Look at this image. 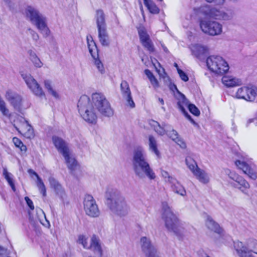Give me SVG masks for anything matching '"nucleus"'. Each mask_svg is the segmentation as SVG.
I'll return each instance as SVG.
<instances>
[{"mask_svg":"<svg viewBox=\"0 0 257 257\" xmlns=\"http://www.w3.org/2000/svg\"><path fill=\"white\" fill-rule=\"evenodd\" d=\"M132 165L136 176L139 179L146 177L150 180L155 179L156 175L151 167L145 150L142 147H138L133 151Z\"/></svg>","mask_w":257,"mask_h":257,"instance_id":"nucleus-1","label":"nucleus"},{"mask_svg":"<svg viewBox=\"0 0 257 257\" xmlns=\"http://www.w3.org/2000/svg\"><path fill=\"white\" fill-rule=\"evenodd\" d=\"M105 197L106 204L113 214L121 217L128 214L130 206L119 191L114 189H108Z\"/></svg>","mask_w":257,"mask_h":257,"instance_id":"nucleus-2","label":"nucleus"},{"mask_svg":"<svg viewBox=\"0 0 257 257\" xmlns=\"http://www.w3.org/2000/svg\"><path fill=\"white\" fill-rule=\"evenodd\" d=\"M24 14L26 19L37 28L43 37L50 36L51 31L47 26V18L36 8L28 6Z\"/></svg>","mask_w":257,"mask_h":257,"instance_id":"nucleus-3","label":"nucleus"},{"mask_svg":"<svg viewBox=\"0 0 257 257\" xmlns=\"http://www.w3.org/2000/svg\"><path fill=\"white\" fill-rule=\"evenodd\" d=\"M162 218L166 227L170 231H173L178 236H181L184 233V224L179 220L166 202L162 203Z\"/></svg>","mask_w":257,"mask_h":257,"instance_id":"nucleus-4","label":"nucleus"},{"mask_svg":"<svg viewBox=\"0 0 257 257\" xmlns=\"http://www.w3.org/2000/svg\"><path fill=\"white\" fill-rule=\"evenodd\" d=\"M194 11L198 16L202 15L205 17L220 21L230 20L234 16V13L232 10H226V11H223L207 5L194 8Z\"/></svg>","mask_w":257,"mask_h":257,"instance_id":"nucleus-5","label":"nucleus"},{"mask_svg":"<svg viewBox=\"0 0 257 257\" xmlns=\"http://www.w3.org/2000/svg\"><path fill=\"white\" fill-rule=\"evenodd\" d=\"M77 107L79 113L83 119L88 123H96L97 116L90 102L89 98L86 95H82L78 102Z\"/></svg>","mask_w":257,"mask_h":257,"instance_id":"nucleus-6","label":"nucleus"},{"mask_svg":"<svg viewBox=\"0 0 257 257\" xmlns=\"http://www.w3.org/2000/svg\"><path fill=\"white\" fill-rule=\"evenodd\" d=\"M92 100L96 109L102 115L105 117H111L113 115V110L103 94L101 93H93Z\"/></svg>","mask_w":257,"mask_h":257,"instance_id":"nucleus-7","label":"nucleus"},{"mask_svg":"<svg viewBox=\"0 0 257 257\" xmlns=\"http://www.w3.org/2000/svg\"><path fill=\"white\" fill-rule=\"evenodd\" d=\"M92 100L96 109L102 115L105 117H111L113 115V110L103 94L101 93H93Z\"/></svg>","mask_w":257,"mask_h":257,"instance_id":"nucleus-8","label":"nucleus"},{"mask_svg":"<svg viewBox=\"0 0 257 257\" xmlns=\"http://www.w3.org/2000/svg\"><path fill=\"white\" fill-rule=\"evenodd\" d=\"M207 66L209 69L218 74H223L229 70L226 61L221 56L212 55L206 59Z\"/></svg>","mask_w":257,"mask_h":257,"instance_id":"nucleus-9","label":"nucleus"},{"mask_svg":"<svg viewBox=\"0 0 257 257\" xmlns=\"http://www.w3.org/2000/svg\"><path fill=\"white\" fill-rule=\"evenodd\" d=\"M199 26L201 31L205 34L210 36L220 35L223 31V26L218 22L199 19Z\"/></svg>","mask_w":257,"mask_h":257,"instance_id":"nucleus-10","label":"nucleus"},{"mask_svg":"<svg viewBox=\"0 0 257 257\" xmlns=\"http://www.w3.org/2000/svg\"><path fill=\"white\" fill-rule=\"evenodd\" d=\"M21 76L28 87L35 95L39 97L45 96V93L42 87L31 74L23 73L21 74Z\"/></svg>","mask_w":257,"mask_h":257,"instance_id":"nucleus-11","label":"nucleus"},{"mask_svg":"<svg viewBox=\"0 0 257 257\" xmlns=\"http://www.w3.org/2000/svg\"><path fill=\"white\" fill-rule=\"evenodd\" d=\"M87 43L89 52L94 60V64L101 73H104L103 65L98 59V51L96 45L91 36H87Z\"/></svg>","mask_w":257,"mask_h":257,"instance_id":"nucleus-12","label":"nucleus"},{"mask_svg":"<svg viewBox=\"0 0 257 257\" xmlns=\"http://www.w3.org/2000/svg\"><path fill=\"white\" fill-rule=\"evenodd\" d=\"M84 209L86 214L91 217H97L100 211L94 198L90 195H85L83 201Z\"/></svg>","mask_w":257,"mask_h":257,"instance_id":"nucleus-13","label":"nucleus"},{"mask_svg":"<svg viewBox=\"0 0 257 257\" xmlns=\"http://www.w3.org/2000/svg\"><path fill=\"white\" fill-rule=\"evenodd\" d=\"M256 94L257 88L255 87H243L238 89L236 93V96L238 98L253 101L255 99Z\"/></svg>","mask_w":257,"mask_h":257,"instance_id":"nucleus-14","label":"nucleus"},{"mask_svg":"<svg viewBox=\"0 0 257 257\" xmlns=\"http://www.w3.org/2000/svg\"><path fill=\"white\" fill-rule=\"evenodd\" d=\"M5 97L10 104L17 110H20L22 105V96L16 92L9 89L6 91Z\"/></svg>","mask_w":257,"mask_h":257,"instance_id":"nucleus-15","label":"nucleus"},{"mask_svg":"<svg viewBox=\"0 0 257 257\" xmlns=\"http://www.w3.org/2000/svg\"><path fill=\"white\" fill-rule=\"evenodd\" d=\"M141 243L142 250L145 253L146 257H160L159 253L151 243L150 239L143 237L141 239Z\"/></svg>","mask_w":257,"mask_h":257,"instance_id":"nucleus-16","label":"nucleus"},{"mask_svg":"<svg viewBox=\"0 0 257 257\" xmlns=\"http://www.w3.org/2000/svg\"><path fill=\"white\" fill-rule=\"evenodd\" d=\"M48 180L50 187L53 189L56 195L63 201L66 197V194L62 185L53 177H50Z\"/></svg>","mask_w":257,"mask_h":257,"instance_id":"nucleus-17","label":"nucleus"},{"mask_svg":"<svg viewBox=\"0 0 257 257\" xmlns=\"http://www.w3.org/2000/svg\"><path fill=\"white\" fill-rule=\"evenodd\" d=\"M230 185L232 187L239 189L243 194L248 195V189L250 188V185L242 176H239L236 180L231 182Z\"/></svg>","mask_w":257,"mask_h":257,"instance_id":"nucleus-18","label":"nucleus"},{"mask_svg":"<svg viewBox=\"0 0 257 257\" xmlns=\"http://www.w3.org/2000/svg\"><path fill=\"white\" fill-rule=\"evenodd\" d=\"M138 33L141 42L143 46L150 52H153L154 48L149 35L144 28H140Z\"/></svg>","mask_w":257,"mask_h":257,"instance_id":"nucleus-19","label":"nucleus"},{"mask_svg":"<svg viewBox=\"0 0 257 257\" xmlns=\"http://www.w3.org/2000/svg\"><path fill=\"white\" fill-rule=\"evenodd\" d=\"M52 140L58 152L62 155L70 151L67 143L62 138L54 136H53Z\"/></svg>","mask_w":257,"mask_h":257,"instance_id":"nucleus-20","label":"nucleus"},{"mask_svg":"<svg viewBox=\"0 0 257 257\" xmlns=\"http://www.w3.org/2000/svg\"><path fill=\"white\" fill-rule=\"evenodd\" d=\"M120 89L123 97L126 99L127 104L131 107L135 106V104L133 100L131 92L128 83L126 81H122L120 84Z\"/></svg>","mask_w":257,"mask_h":257,"instance_id":"nucleus-21","label":"nucleus"},{"mask_svg":"<svg viewBox=\"0 0 257 257\" xmlns=\"http://www.w3.org/2000/svg\"><path fill=\"white\" fill-rule=\"evenodd\" d=\"M235 164L238 169L241 170L250 179L255 180L257 178V173L253 172L251 167L245 162L237 160Z\"/></svg>","mask_w":257,"mask_h":257,"instance_id":"nucleus-22","label":"nucleus"},{"mask_svg":"<svg viewBox=\"0 0 257 257\" xmlns=\"http://www.w3.org/2000/svg\"><path fill=\"white\" fill-rule=\"evenodd\" d=\"M20 121L23 122V124L21 128V131H19V128L16 126L15 124H14V127L18 130L19 132H21L24 134V136L27 138L31 139L33 138L34 135V131L32 126L28 124L27 120H26L23 117L20 116L18 118Z\"/></svg>","mask_w":257,"mask_h":257,"instance_id":"nucleus-23","label":"nucleus"},{"mask_svg":"<svg viewBox=\"0 0 257 257\" xmlns=\"http://www.w3.org/2000/svg\"><path fill=\"white\" fill-rule=\"evenodd\" d=\"M62 156L65 159V163L68 168L70 170L71 173H73L78 167L77 162L72 155H71L70 151Z\"/></svg>","mask_w":257,"mask_h":257,"instance_id":"nucleus-24","label":"nucleus"},{"mask_svg":"<svg viewBox=\"0 0 257 257\" xmlns=\"http://www.w3.org/2000/svg\"><path fill=\"white\" fill-rule=\"evenodd\" d=\"M243 250L257 254V240L249 238L243 242Z\"/></svg>","mask_w":257,"mask_h":257,"instance_id":"nucleus-25","label":"nucleus"},{"mask_svg":"<svg viewBox=\"0 0 257 257\" xmlns=\"http://www.w3.org/2000/svg\"><path fill=\"white\" fill-rule=\"evenodd\" d=\"M154 127V130L159 135L163 136L169 132V128L171 126L168 124L163 123L161 125L157 121L152 120L150 123Z\"/></svg>","mask_w":257,"mask_h":257,"instance_id":"nucleus-26","label":"nucleus"},{"mask_svg":"<svg viewBox=\"0 0 257 257\" xmlns=\"http://www.w3.org/2000/svg\"><path fill=\"white\" fill-rule=\"evenodd\" d=\"M223 84L228 87H235L241 84V81L232 76L225 75L222 78Z\"/></svg>","mask_w":257,"mask_h":257,"instance_id":"nucleus-27","label":"nucleus"},{"mask_svg":"<svg viewBox=\"0 0 257 257\" xmlns=\"http://www.w3.org/2000/svg\"><path fill=\"white\" fill-rule=\"evenodd\" d=\"M206 225L208 229L216 232L219 234H221L222 229L220 228L219 224L213 220L210 216H207L206 220Z\"/></svg>","mask_w":257,"mask_h":257,"instance_id":"nucleus-28","label":"nucleus"},{"mask_svg":"<svg viewBox=\"0 0 257 257\" xmlns=\"http://www.w3.org/2000/svg\"><path fill=\"white\" fill-rule=\"evenodd\" d=\"M97 29L106 28L105 20V15L102 10H98L96 12L95 16Z\"/></svg>","mask_w":257,"mask_h":257,"instance_id":"nucleus-29","label":"nucleus"},{"mask_svg":"<svg viewBox=\"0 0 257 257\" xmlns=\"http://www.w3.org/2000/svg\"><path fill=\"white\" fill-rule=\"evenodd\" d=\"M193 174L196 179L202 183L207 184L209 182V177L208 174L205 171L200 168H197Z\"/></svg>","mask_w":257,"mask_h":257,"instance_id":"nucleus-30","label":"nucleus"},{"mask_svg":"<svg viewBox=\"0 0 257 257\" xmlns=\"http://www.w3.org/2000/svg\"><path fill=\"white\" fill-rule=\"evenodd\" d=\"M89 247L95 253H98L100 256L102 255V251L99 243V240L95 235H94L91 237V244Z\"/></svg>","mask_w":257,"mask_h":257,"instance_id":"nucleus-31","label":"nucleus"},{"mask_svg":"<svg viewBox=\"0 0 257 257\" xmlns=\"http://www.w3.org/2000/svg\"><path fill=\"white\" fill-rule=\"evenodd\" d=\"M98 38L100 43L103 46H108L109 45V36L106 28L98 29Z\"/></svg>","mask_w":257,"mask_h":257,"instance_id":"nucleus-32","label":"nucleus"},{"mask_svg":"<svg viewBox=\"0 0 257 257\" xmlns=\"http://www.w3.org/2000/svg\"><path fill=\"white\" fill-rule=\"evenodd\" d=\"M234 246L240 257H255L249 251L243 250V242L239 241L234 242Z\"/></svg>","mask_w":257,"mask_h":257,"instance_id":"nucleus-33","label":"nucleus"},{"mask_svg":"<svg viewBox=\"0 0 257 257\" xmlns=\"http://www.w3.org/2000/svg\"><path fill=\"white\" fill-rule=\"evenodd\" d=\"M176 181L173 183H170L171 188L174 192L182 196H185L186 195V191L182 185L175 178Z\"/></svg>","mask_w":257,"mask_h":257,"instance_id":"nucleus-34","label":"nucleus"},{"mask_svg":"<svg viewBox=\"0 0 257 257\" xmlns=\"http://www.w3.org/2000/svg\"><path fill=\"white\" fill-rule=\"evenodd\" d=\"M179 98H178V101L177 102V105L181 111H185V107H188V105H189L190 103H189L188 100L183 94L179 92Z\"/></svg>","mask_w":257,"mask_h":257,"instance_id":"nucleus-35","label":"nucleus"},{"mask_svg":"<svg viewBox=\"0 0 257 257\" xmlns=\"http://www.w3.org/2000/svg\"><path fill=\"white\" fill-rule=\"evenodd\" d=\"M149 141L150 150L154 153L157 156L159 157L160 152L157 149V141L155 138L152 136H150Z\"/></svg>","mask_w":257,"mask_h":257,"instance_id":"nucleus-36","label":"nucleus"},{"mask_svg":"<svg viewBox=\"0 0 257 257\" xmlns=\"http://www.w3.org/2000/svg\"><path fill=\"white\" fill-rule=\"evenodd\" d=\"M192 52L193 54L197 57L201 55L205 54L207 50V47L200 45H195L192 48Z\"/></svg>","mask_w":257,"mask_h":257,"instance_id":"nucleus-37","label":"nucleus"},{"mask_svg":"<svg viewBox=\"0 0 257 257\" xmlns=\"http://www.w3.org/2000/svg\"><path fill=\"white\" fill-rule=\"evenodd\" d=\"M145 73L148 77L153 87L155 89L158 88L159 87V82L152 72L149 69H146L145 70Z\"/></svg>","mask_w":257,"mask_h":257,"instance_id":"nucleus-38","label":"nucleus"},{"mask_svg":"<svg viewBox=\"0 0 257 257\" xmlns=\"http://www.w3.org/2000/svg\"><path fill=\"white\" fill-rule=\"evenodd\" d=\"M3 176L11 187L12 190L14 191H15L16 188L13 179V175L11 173L8 172L7 169L5 168L3 169Z\"/></svg>","mask_w":257,"mask_h":257,"instance_id":"nucleus-39","label":"nucleus"},{"mask_svg":"<svg viewBox=\"0 0 257 257\" xmlns=\"http://www.w3.org/2000/svg\"><path fill=\"white\" fill-rule=\"evenodd\" d=\"M186 164L188 168L193 173L197 168H199L195 161L190 157H187L186 158Z\"/></svg>","mask_w":257,"mask_h":257,"instance_id":"nucleus-40","label":"nucleus"},{"mask_svg":"<svg viewBox=\"0 0 257 257\" xmlns=\"http://www.w3.org/2000/svg\"><path fill=\"white\" fill-rule=\"evenodd\" d=\"M144 4L150 13L154 14H157L159 13V9L152 0H149L148 2H146Z\"/></svg>","mask_w":257,"mask_h":257,"instance_id":"nucleus-41","label":"nucleus"},{"mask_svg":"<svg viewBox=\"0 0 257 257\" xmlns=\"http://www.w3.org/2000/svg\"><path fill=\"white\" fill-rule=\"evenodd\" d=\"M0 111L2 114L7 117H10L11 114L9 109L6 107V103L0 96Z\"/></svg>","mask_w":257,"mask_h":257,"instance_id":"nucleus-42","label":"nucleus"},{"mask_svg":"<svg viewBox=\"0 0 257 257\" xmlns=\"http://www.w3.org/2000/svg\"><path fill=\"white\" fill-rule=\"evenodd\" d=\"M44 85L46 89H47L49 93L55 97H58V95L57 92L53 89L51 82L49 80H45Z\"/></svg>","mask_w":257,"mask_h":257,"instance_id":"nucleus-43","label":"nucleus"},{"mask_svg":"<svg viewBox=\"0 0 257 257\" xmlns=\"http://www.w3.org/2000/svg\"><path fill=\"white\" fill-rule=\"evenodd\" d=\"M224 173L226 175L228 176V177L233 181V182H234L235 180H236V179L239 177L240 175H239L238 174H237L235 172L233 171H231L230 169H225L224 170Z\"/></svg>","mask_w":257,"mask_h":257,"instance_id":"nucleus-44","label":"nucleus"},{"mask_svg":"<svg viewBox=\"0 0 257 257\" xmlns=\"http://www.w3.org/2000/svg\"><path fill=\"white\" fill-rule=\"evenodd\" d=\"M37 186L39 188V191L42 194L43 196H46V189L45 186L42 181L41 178H38L37 181Z\"/></svg>","mask_w":257,"mask_h":257,"instance_id":"nucleus-45","label":"nucleus"},{"mask_svg":"<svg viewBox=\"0 0 257 257\" xmlns=\"http://www.w3.org/2000/svg\"><path fill=\"white\" fill-rule=\"evenodd\" d=\"M161 175H162V176L164 178V180H165V181L166 182H168V183H173V181H175V178H174V177L172 176H170L168 172L166 171H164V170H162L161 171Z\"/></svg>","mask_w":257,"mask_h":257,"instance_id":"nucleus-46","label":"nucleus"},{"mask_svg":"<svg viewBox=\"0 0 257 257\" xmlns=\"http://www.w3.org/2000/svg\"><path fill=\"white\" fill-rule=\"evenodd\" d=\"M77 242L81 244L84 248H89V245L87 244V238L83 235H79Z\"/></svg>","mask_w":257,"mask_h":257,"instance_id":"nucleus-47","label":"nucleus"},{"mask_svg":"<svg viewBox=\"0 0 257 257\" xmlns=\"http://www.w3.org/2000/svg\"><path fill=\"white\" fill-rule=\"evenodd\" d=\"M188 108L190 112L195 116L200 115V111L198 108L193 104L188 105Z\"/></svg>","mask_w":257,"mask_h":257,"instance_id":"nucleus-48","label":"nucleus"},{"mask_svg":"<svg viewBox=\"0 0 257 257\" xmlns=\"http://www.w3.org/2000/svg\"><path fill=\"white\" fill-rule=\"evenodd\" d=\"M167 135L173 140H176L179 137L178 134L177 132L172 129L171 127V128H169V132L167 133Z\"/></svg>","mask_w":257,"mask_h":257,"instance_id":"nucleus-49","label":"nucleus"},{"mask_svg":"<svg viewBox=\"0 0 257 257\" xmlns=\"http://www.w3.org/2000/svg\"><path fill=\"white\" fill-rule=\"evenodd\" d=\"M31 60L36 67L41 68L43 66L42 62L38 56L32 59Z\"/></svg>","mask_w":257,"mask_h":257,"instance_id":"nucleus-50","label":"nucleus"},{"mask_svg":"<svg viewBox=\"0 0 257 257\" xmlns=\"http://www.w3.org/2000/svg\"><path fill=\"white\" fill-rule=\"evenodd\" d=\"M28 30L33 40L37 42L39 39V35L38 34L31 28L28 29Z\"/></svg>","mask_w":257,"mask_h":257,"instance_id":"nucleus-51","label":"nucleus"},{"mask_svg":"<svg viewBox=\"0 0 257 257\" xmlns=\"http://www.w3.org/2000/svg\"><path fill=\"white\" fill-rule=\"evenodd\" d=\"M178 73L179 74L180 77L183 81L186 82L188 80L189 78L187 75L182 70L178 69Z\"/></svg>","mask_w":257,"mask_h":257,"instance_id":"nucleus-52","label":"nucleus"},{"mask_svg":"<svg viewBox=\"0 0 257 257\" xmlns=\"http://www.w3.org/2000/svg\"><path fill=\"white\" fill-rule=\"evenodd\" d=\"M176 143H177L181 148H186V144L179 137L176 139V140L174 141Z\"/></svg>","mask_w":257,"mask_h":257,"instance_id":"nucleus-53","label":"nucleus"},{"mask_svg":"<svg viewBox=\"0 0 257 257\" xmlns=\"http://www.w3.org/2000/svg\"><path fill=\"white\" fill-rule=\"evenodd\" d=\"M25 200L27 203V204L30 207V208L31 210H34V206L33 202L32 201V200H31L28 196H26L25 197Z\"/></svg>","mask_w":257,"mask_h":257,"instance_id":"nucleus-54","label":"nucleus"},{"mask_svg":"<svg viewBox=\"0 0 257 257\" xmlns=\"http://www.w3.org/2000/svg\"><path fill=\"white\" fill-rule=\"evenodd\" d=\"M13 141L15 145L18 148H19L23 144L19 139L16 137L13 138Z\"/></svg>","mask_w":257,"mask_h":257,"instance_id":"nucleus-55","label":"nucleus"},{"mask_svg":"<svg viewBox=\"0 0 257 257\" xmlns=\"http://www.w3.org/2000/svg\"><path fill=\"white\" fill-rule=\"evenodd\" d=\"M182 113L184 114L186 118H187L193 124H196V123L194 121V120L192 118L190 115L188 114V113L185 110V111H182Z\"/></svg>","mask_w":257,"mask_h":257,"instance_id":"nucleus-56","label":"nucleus"},{"mask_svg":"<svg viewBox=\"0 0 257 257\" xmlns=\"http://www.w3.org/2000/svg\"><path fill=\"white\" fill-rule=\"evenodd\" d=\"M7 252V249L0 245V257L4 256L6 255Z\"/></svg>","mask_w":257,"mask_h":257,"instance_id":"nucleus-57","label":"nucleus"},{"mask_svg":"<svg viewBox=\"0 0 257 257\" xmlns=\"http://www.w3.org/2000/svg\"><path fill=\"white\" fill-rule=\"evenodd\" d=\"M28 53L30 56V60L37 56L36 54L32 50H29Z\"/></svg>","mask_w":257,"mask_h":257,"instance_id":"nucleus-58","label":"nucleus"},{"mask_svg":"<svg viewBox=\"0 0 257 257\" xmlns=\"http://www.w3.org/2000/svg\"><path fill=\"white\" fill-rule=\"evenodd\" d=\"M225 2V0H214V4L216 6H222Z\"/></svg>","mask_w":257,"mask_h":257,"instance_id":"nucleus-59","label":"nucleus"},{"mask_svg":"<svg viewBox=\"0 0 257 257\" xmlns=\"http://www.w3.org/2000/svg\"><path fill=\"white\" fill-rule=\"evenodd\" d=\"M28 172L29 173L34 175L37 177V180H38V178H41L39 176L38 174L36 172H35L34 170H33L32 169L29 170Z\"/></svg>","mask_w":257,"mask_h":257,"instance_id":"nucleus-60","label":"nucleus"},{"mask_svg":"<svg viewBox=\"0 0 257 257\" xmlns=\"http://www.w3.org/2000/svg\"><path fill=\"white\" fill-rule=\"evenodd\" d=\"M19 148H20L22 152L24 153H25L27 150L26 146L24 145L23 144L22 145H21V146Z\"/></svg>","mask_w":257,"mask_h":257,"instance_id":"nucleus-61","label":"nucleus"},{"mask_svg":"<svg viewBox=\"0 0 257 257\" xmlns=\"http://www.w3.org/2000/svg\"><path fill=\"white\" fill-rule=\"evenodd\" d=\"M36 211H37V213H41L43 215H44V216L45 217V213H44L43 210L42 209H41V208H37L36 209Z\"/></svg>","mask_w":257,"mask_h":257,"instance_id":"nucleus-62","label":"nucleus"},{"mask_svg":"<svg viewBox=\"0 0 257 257\" xmlns=\"http://www.w3.org/2000/svg\"><path fill=\"white\" fill-rule=\"evenodd\" d=\"M199 257H210L208 255L204 252L200 253Z\"/></svg>","mask_w":257,"mask_h":257,"instance_id":"nucleus-63","label":"nucleus"},{"mask_svg":"<svg viewBox=\"0 0 257 257\" xmlns=\"http://www.w3.org/2000/svg\"><path fill=\"white\" fill-rule=\"evenodd\" d=\"M253 119H248L247 121V122H246V126H248L249 125V124L251 123L252 122H253Z\"/></svg>","mask_w":257,"mask_h":257,"instance_id":"nucleus-64","label":"nucleus"}]
</instances>
